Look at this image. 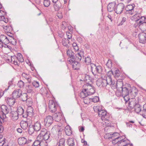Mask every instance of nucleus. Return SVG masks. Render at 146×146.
<instances>
[{
  "label": "nucleus",
  "instance_id": "1",
  "mask_svg": "<svg viewBox=\"0 0 146 146\" xmlns=\"http://www.w3.org/2000/svg\"><path fill=\"white\" fill-rule=\"evenodd\" d=\"M84 89L81 92L79 96L84 98L88 96L92 95L95 92V89L94 86L90 83H87L83 86Z\"/></svg>",
  "mask_w": 146,
  "mask_h": 146
},
{
  "label": "nucleus",
  "instance_id": "2",
  "mask_svg": "<svg viewBox=\"0 0 146 146\" xmlns=\"http://www.w3.org/2000/svg\"><path fill=\"white\" fill-rule=\"evenodd\" d=\"M84 52L83 51H80L76 54V58H72V59H70L68 61L72 65V68L75 70L78 69V63L81 59H82V57L84 58Z\"/></svg>",
  "mask_w": 146,
  "mask_h": 146
},
{
  "label": "nucleus",
  "instance_id": "3",
  "mask_svg": "<svg viewBox=\"0 0 146 146\" xmlns=\"http://www.w3.org/2000/svg\"><path fill=\"white\" fill-rule=\"evenodd\" d=\"M121 95L122 96L128 95L129 93L135 95H137V90L135 87L127 88L126 87H121Z\"/></svg>",
  "mask_w": 146,
  "mask_h": 146
},
{
  "label": "nucleus",
  "instance_id": "4",
  "mask_svg": "<svg viewBox=\"0 0 146 146\" xmlns=\"http://www.w3.org/2000/svg\"><path fill=\"white\" fill-rule=\"evenodd\" d=\"M42 137L44 141H47V142H50L51 140L52 136L51 135L50 132L48 131L45 128H43L41 131L40 132L38 135Z\"/></svg>",
  "mask_w": 146,
  "mask_h": 146
},
{
  "label": "nucleus",
  "instance_id": "5",
  "mask_svg": "<svg viewBox=\"0 0 146 146\" xmlns=\"http://www.w3.org/2000/svg\"><path fill=\"white\" fill-rule=\"evenodd\" d=\"M119 139V140L117 142L118 146H133L132 143H130V141L125 139L124 136H120V137H117L115 139Z\"/></svg>",
  "mask_w": 146,
  "mask_h": 146
},
{
  "label": "nucleus",
  "instance_id": "6",
  "mask_svg": "<svg viewBox=\"0 0 146 146\" xmlns=\"http://www.w3.org/2000/svg\"><path fill=\"white\" fill-rule=\"evenodd\" d=\"M128 106L131 108L134 109L135 111L139 113L142 111V106L138 103H136L135 100L129 101L128 103Z\"/></svg>",
  "mask_w": 146,
  "mask_h": 146
},
{
  "label": "nucleus",
  "instance_id": "7",
  "mask_svg": "<svg viewBox=\"0 0 146 146\" xmlns=\"http://www.w3.org/2000/svg\"><path fill=\"white\" fill-rule=\"evenodd\" d=\"M90 65L92 72L94 75H96L97 73H101L102 71V68L100 66H97L93 63H91Z\"/></svg>",
  "mask_w": 146,
  "mask_h": 146
},
{
  "label": "nucleus",
  "instance_id": "8",
  "mask_svg": "<svg viewBox=\"0 0 146 146\" xmlns=\"http://www.w3.org/2000/svg\"><path fill=\"white\" fill-rule=\"evenodd\" d=\"M113 75V72L111 71H109L107 73V76L105 79H104L106 81L108 85L110 86H112L115 82L112 80L111 76Z\"/></svg>",
  "mask_w": 146,
  "mask_h": 146
},
{
  "label": "nucleus",
  "instance_id": "9",
  "mask_svg": "<svg viewBox=\"0 0 146 146\" xmlns=\"http://www.w3.org/2000/svg\"><path fill=\"white\" fill-rule=\"evenodd\" d=\"M53 121V119L52 117L50 115H48L44 118L43 124L46 127H49L51 126Z\"/></svg>",
  "mask_w": 146,
  "mask_h": 146
},
{
  "label": "nucleus",
  "instance_id": "10",
  "mask_svg": "<svg viewBox=\"0 0 146 146\" xmlns=\"http://www.w3.org/2000/svg\"><path fill=\"white\" fill-rule=\"evenodd\" d=\"M2 120L3 121V119L0 115V134L3 132L4 129L3 126L2 125ZM5 138H3V135L0 134V146H3L4 145L5 142Z\"/></svg>",
  "mask_w": 146,
  "mask_h": 146
},
{
  "label": "nucleus",
  "instance_id": "11",
  "mask_svg": "<svg viewBox=\"0 0 146 146\" xmlns=\"http://www.w3.org/2000/svg\"><path fill=\"white\" fill-rule=\"evenodd\" d=\"M48 107L50 111L53 113L55 112L56 111L58 106L57 103L54 101L50 100L49 102Z\"/></svg>",
  "mask_w": 146,
  "mask_h": 146
},
{
  "label": "nucleus",
  "instance_id": "12",
  "mask_svg": "<svg viewBox=\"0 0 146 146\" xmlns=\"http://www.w3.org/2000/svg\"><path fill=\"white\" fill-rule=\"evenodd\" d=\"M124 8L125 5L122 3H119L117 5L116 4L115 12L117 14H120L124 10Z\"/></svg>",
  "mask_w": 146,
  "mask_h": 146
},
{
  "label": "nucleus",
  "instance_id": "13",
  "mask_svg": "<svg viewBox=\"0 0 146 146\" xmlns=\"http://www.w3.org/2000/svg\"><path fill=\"white\" fill-rule=\"evenodd\" d=\"M135 6V5L134 4L127 5L125 8V13L130 15H132L134 12V9Z\"/></svg>",
  "mask_w": 146,
  "mask_h": 146
},
{
  "label": "nucleus",
  "instance_id": "14",
  "mask_svg": "<svg viewBox=\"0 0 146 146\" xmlns=\"http://www.w3.org/2000/svg\"><path fill=\"white\" fill-rule=\"evenodd\" d=\"M98 116L101 117L102 120H108L109 119V115L108 114L107 111L102 110L101 111H100L98 114Z\"/></svg>",
  "mask_w": 146,
  "mask_h": 146
},
{
  "label": "nucleus",
  "instance_id": "15",
  "mask_svg": "<svg viewBox=\"0 0 146 146\" xmlns=\"http://www.w3.org/2000/svg\"><path fill=\"white\" fill-rule=\"evenodd\" d=\"M1 114H2V116L0 115L2 119L5 118L6 117V114H7L9 112V109L5 105H2L1 107Z\"/></svg>",
  "mask_w": 146,
  "mask_h": 146
},
{
  "label": "nucleus",
  "instance_id": "16",
  "mask_svg": "<svg viewBox=\"0 0 146 146\" xmlns=\"http://www.w3.org/2000/svg\"><path fill=\"white\" fill-rule=\"evenodd\" d=\"M23 96L25 97V99L23 100L22 99V101H26V104L28 107H31L33 105V102L32 101V99L31 98H28V96L26 93H24L23 94Z\"/></svg>",
  "mask_w": 146,
  "mask_h": 146
},
{
  "label": "nucleus",
  "instance_id": "17",
  "mask_svg": "<svg viewBox=\"0 0 146 146\" xmlns=\"http://www.w3.org/2000/svg\"><path fill=\"white\" fill-rule=\"evenodd\" d=\"M80 81H84L87 83L92 82L93 80V78L89 75L87 74H83L82 76V79Z\"/></svg>",
  "mask_w": 146,
  "mask_h": 146
},
{
  "label": "nucleus",
  "instance_id": "18",
  "mask_svg": "<svg viewBox=\"0 0 146 146\" xmlns=\"http://www.w3.org/2000/svg\"><path fill=\"white\" fill-rule=\"evenodd\" d=\"M34 109L32 107H28L26 114L23 115V117L26 118L28 116L31 117L33 115Z\"/></svg>",
  "mask_w": 146,
  "mask_h": 146
},
{
  "label": "nucleus",
  "instance_id": "19",
  "mask_svg": "<svg viewBox=\"0 0 146 146\" xmlns=\"http://www.w3.org/2000/svg\"><path fill=\"white\" fill-rule=\"evenodd\" d=\"M139 42L144 44L146 42V33H142L139 34Z\"/></svg>",
  "mask_w": 146,
  "mask_h": 146
},
{
  "label": "nucleus",
  "instance_id": "20",
  "mask_svg": "<svg viewBox=\"0 0 146 146\" xmlns=\"http://www.w3.org/2000/svg\"><path fill=\"white\" fill-rule=\"evenodd\" d=\"M55 121L57 122L59 121L63 117L62 114L60 112H58L54 113L52 116Z\"/></svg>",
  "mask_w": 146,
  "mask_h": 146
},
{
  "label": "nucleus",
  "instance_id": "21",
  "mask_svg": "<svg viewBox=\"0 0 146 146\" xmlns=\"http://www.w3.org/2000/svg\"><path fill=\"white\" fill-rule=\"evenodd\" d=\"M22 95V91L20 89L14 90L12 93V97L16 100L19 98Z\"/></svg>",
  "mask_w": 146,
  "mask_h": 146
},
{
  "label": "nucleus",
  "instance_id": "22",
  "mask_svg": "<svg viewBox=\"0 0 146 146\" xmlns=\"http://www.w3.org/2000/svg\"><path fill=\"white\" fill-rule=\"evenodd\" d=\"M116 4V3L114 2L109 3L107 6L108 11L110 12L115 11Z\"/></svg>",
  "mask_w": 146,
  "mask_h": 146
},
{
  "label": "nucleus",
  "instance_id": "23",
  "mask_svg": "<svg viewBox=\"0 0 146 146\" xmlns=\"http://www.w3.org/2000/svg\"><path fill=\"white\" fill-rule=\"evenodd\" d=\"M96 84L98 86L104 87L108 85L104 79L99 80L96 82Z\"/></svg>",
  "mask_w": 146,
  "mask_h": 146
},
{
  "label": "nucleus",
  "instance_id": "24",
  "mask_svg": "<svg viewBox=\"0 0 146 146\" xmlns=\"http://www.w3.org/2000/svg\"><path fill=\"white\" fill-rule=\"evenodd\" d=\"M15 99L13 97H8L5 99V101L9 106H12L14 105L15 102Z\"/></svg>",
  "mask_w": 146,
  "mask_h": 146
},
{
  "label": "nucleus",
  "instance_id": "25",
  "mask_svg": "<svg viewBox=\"0 0 146 146\" xmlns=\"http://www.w3.org/2000/svg\"><path fill=\"white\" fill-rule=\"evenodd\" d=\"M0 40L2 44L7 43L9 42V40L7 37L4 35H1L0 36Z\"/></svg>",
  "mask_w": 146,
  "mask_h": 146
},
{
  "label": "nucleus",
  "instance_id": "26",
  "mask_svg": "<svg viewBox=\"0 0 146 146\" xmlns=\"http://www.w3.org/2000/svg\"><path fill=\"white\" fill-rule=\"evenodd\" d=\"M62 43L64 46L67 48H69L70 45L69 41L67 38H63L62 40Z\"/></svg>",
  "mask_w": 146,
  "mask_h": 146
},
{
  "label": "nucleus",
  "instance_id": "27",
  "mask_svg": "<svg viewBox=\"0 0 146 146\" xmlns=\"http://www.w3.org/2000/svg\"><path fill=\"white\" fill-rule=\"evenodd\" d=\"M19 115H22L23 117V115L26 114L24 113V109L21 107H19L18 108L17 111Z\"/></svg>",
  "mask_w": 146,
  "mask_h": 146
},
{
  "label": "nucleus",
  "instance_id": "28",
  "mask_svg": "<svg viewBox=\"0 0 146 146\" xmlns=\"http://www.w3.org/2000/svg\"><path fill=\"white\" fill-rule=\"evenodd\" d=\"M66 53L67 55L70 58H68V60L72 59V58H76V56H74V53L71 50L68 49L67 50Z\"/></svg>",
  "mask_w": 146,
  "mask_h": 146
},
{
  "label": "nucleus",
  "instance_id": "29",
  "mask_svg": "<svg viewBox=\"0 0 146 146\" xmlns=\"http://www.w3.org/2000/svg\"><path fill=\"white\" fill-rule=\"evenodd\" d=\"M21 127L23 129H27L28 126V122L27 121H22L20 123Z\"/></svg>",
  "mask_w": 146,
  "mask_h": 146
},
{
  "label": "nucleus",
  "instance_id": "30",
  "mask_svg": "<svg viewBox=\"0 0 146 146\" xmlns=\"http://www.w3.org/2000/svg\"><path fill=\"white\" fill-rule=\"evenodd\" d=\"M22 76L23 78L27 80L28 82L30 83L31 82L32 78L29 74L23 73L22 74Z\"/></svg>",
  "mask_w": 146,
  "mask_h": 146
},
{
  "label": "nucleus",
  "instance_id": "31",
  "mask_svg": "<svg viewBox=\"0 0 146 146\" xmlns=\"http://www.w3.org/2000/svg\"><path fill=\"white\" fill-rule=\"evenodd\" d=\"M58 146H65V139L64 138H60L57 143Z\"/></svg>",
  "mask_w": 146,
  "mask_h": 146
},
{
  "label": "nucleus",
  "instance_id": "32",
  "mask_svg": "<svg viewBox=\"0 0 146 146\" xmlns=\"http://www.w3.org/2000/svg\"><path fill=\"white\" fill-rule=\"evenodd\" d=\"M33 127L36 131H39L41 128V124L39 122L37 121L35 123Z\"/></svg>",
  "mask_w": 146,
  "mask_h": 146
},
{
  "label": "nucleus",
  "instance_id": "33",
  "mask_svg": "<svg viewBox=\"0 0 146 146\" xmlns=\"http://www.w3.org/2000/svg\"><path fill=\"white\" fill-rule=\"evenodd\" d=\"M67 143L68 146H75L74 140L73 138H71L68 139Z\"/></svg>",
  "mask_w": 146,
  "mask_h": 146
},
{
  "label": "nucleus",
  "instance_id": "34",
  "mask_svg": "<svg viewBox=\"0 0 146 146\" xmlns=\"http://www.w3.org/2000/svg\"><path fill=\"white\" fill-rule=\"evenodd\" d=\"M146 18L144 16L141 17H141L139 19L138 21L137 22H136L135 24V25H136L135 27L137 25H139L140 24L144 23L146 22Z\"/></svg>",
  "mask_w": 146,
  "mask_h": 146
},
{
  "label": "nucleus",
  "instance_id": "35",
  "mask_svg": "<svg viewBox=\"0 0 146 146\" xmlns=\"http://www.w3.org/2000/svg\"><path fill=\"white\" fill-rule=\"evenodd\" d=\"M18 143L20 145H25L28 143L27 139L25 137H23L19 139Z\"/></svg>",
  "mask_w": 146,
  "mask_h": 146
},
{
  "label": "nucleus",
  "instance_id": "36",
  "mask_svg": "<svg viewBox=\"0 0 146 146\" xmlns=\"http://www.w3.org/2000/svg\"><path fill=\"white\" fill-rule=\"evenodd\" d=\"M141 16V15L140 14H136L131 17V19L137 22Z\"/></svg>",
  "mask_w": 146,
  "mask_h": 146
},
{
  "label": "nucleus",
  "instance_id": "37",
  "mask_svg": "<svg viewBox=\"0 0 146 146\" xmlns=\"http://www.w3.org/2000/svg\"><path fill=\"white\" fill-rule=\"evenodd\" d=\"M18 115H19L17 112L16 111H13L11 115V119L13 120H17L19 118Z\"/></svg>",
  "mask_w": 146,
  "mask_h": 146
},
{
  "label": "nucleus",
  "instance_id": "38",
  "mask_svg": "<svg viewBox=\"0 0 146 146\" xmlns=\"http://www.w3.org/2000/svg\"><path fill=\"white\" fill-rule=\"evenodd\" d=\"M142 31H146V21L137 26Z\"/></svg>",
  "mask_w": 146,
  "mask_h": 146
},
{
  "label": "nucleus",
  "instance_id": "39",
  "mask_svg": "<svg viewBox=\"0 0 146 146\" xmlns=\"http://www.w3.org/2000/svg\"><path fill=\"white\" fill-rule=\"evenodd\" d=\"M40 139V137L38 136L37 138V140L35 141L32 145V146H39L41 142V140H39Z\"/></svg>",
  "mask_w": 146,
  "mask_h": 146
},
{
  "label": "nucleus",
  "instance_id": "40",
  "mask_svg": "<svg viewBox=\"0 0 146 146\" xmlns=\"http://www.w3.org/2000/svg\"><path fill=\"white\" fill-rule=\"evenodd\" d=\"M69 126H66L65 128V132L67 135H70L72 134V131Z\"/></svg>",
  "mask_w": 146,
  "mask_h": 146
},
{
  "label": "nucleus",
  "instance_id": "41",
  "mask_svg": "<svg viewBox=\"0 0 146 146\" xmlns=\"http://www.w3.org/2000/svg\"><path fill=\"white\" fill-rule=\"evenodd\" d=\"M1 26L5 30V31L7 33H8L9 31L12 30L11 27V26H10L9 25L7 26L2 25Z\"/></svg>",
  "mask_w": 146,
  "mask_h": 146
},
{
  "label": "nucleus",
  "instance_id": "42",
  "mask_svg": "<svg viewBox=\"0 0 146 146\" xmlns=\"http://www.w3.org/2000/svg\"><path fill=\"white\" fill-rule=\"evenodd\" d=\"M93 109L94 111L98 113V114L100 111H101L103 110L102 107L101 106H94Z\"/></svg>",
  "mask_w": 146,
  "mask_h": 146
},
{
  "label": "nucleus",
  "instance_id": "43",
  "mask_svg": "<svg viewBox=\"0 0 146 146\" xmlns=\"http://www.w3.org/2000/svg\"><path fill=\"white\" fill-rule=\"evenodd\" d=\"M143 117L146 119V103L143 106V109L142 110L141 114Z\"/></svg>",
  "mask_w": 146,
  "mask_h": 146
},
{
  "label": "nucleus",
  "instance_id": "44",
  "mask_svg": "<svg viewBox=\"0 0 146 146\" xmlns=\"http://www.w3.org/2000/svg\"><path fill=\"white\" fill-rule=\"evenodd\" d=\"M35 129L33 127V125H29L28 129V132L29 134L30 135L32 134L34 132Z\"/></svg>",
  "mask_w": 146,
  "mask_h": 146
},
{
  "label": "nucleus",
  "instance_id": "45",
  "mask_svg": "<svg viewBox=\"0 0 146 146\" xmlns=\"http://www.w3.org/2000/svg\"><path fill=\"white\" fill-rule=\"evenodd\" d=\"M4 16H2L0 17V26L1 25V24H3V23H7L8 21V19L7 18H5Z\"/></svg>",
  "mask_w": 146,
  "mask_h": 146
},
{
  "label": "nucleus",
  "instance_id": "46",
  "mask_svg": "<svg viewBox=\"0 0 146 146\" xmlns=\"http://www.w3.org/2000/svg\"><path fill=\"white\" fill-rule=\"evenodd\" d=\"M26 89L28 93H31L33 92V87L30 85H27L26 86Z\"/></svg>",
  "mask_w": 146,
  "mask_h": 146
},
{
  "label": "nucleus",
  "instance_id": "47",
  "mask_svg": "<svg viewBox=\"0 0 146 146\" xmlns=\"http://www.w3.org/2000/svg\"><path fill=\"white\" fill-rule=\"evenodd\" d=\"M82 58L83 57H82ZM84 59L82 58V60L84 61L87 64H89L91 63V59L89 56H87L86 57L85 56V58L84 57Z\"/></svg>",
  "mask_w": 146,
  "mask_h": 146
},
{
  "label": "nucleus",
  "instance_id": "48",
  "mask_svg": "<svg viewBox=\"0 0 146 146\" xmlns=\"http://www.w3.org/2000/svg\"><path fill=\"white\" fill-rule=\"evenodd\" d=\"M16 57L18 60L19 62H22L24 60L23 58L22 55L21 53H18L16 56Z\"/></svg>",
  "mask_w": 146,
  "mask_h": 146
},
{
  "label": "nucleus",
  "instance_id": "49",
  "mask_svg": "<svg viewBox=\"0 0 146 146\" xmlns=\"http://www.w3.org/2000/svg\"><path fill=\"white\" fill-rule=\"evenodd\" d=\"M90 101H92L94 103H97L99 101V98L98 96H95L93 98H90Z\"/></svg>",
  "mask_w": 146,
  "mask_h": 146
},
{
  "label": "nucleus",
  "instance_id": "50",
  "mask_svg": "<svg viewBox=\"0 0 146 146\" xmlns=\"http://www.w3.org/2000/svg\"><path fill=\"white\" fill-rule=\"evenodd\" d=\"M60 3H54V7L55 10L58 11L60 8Z\"/></svg>",
  "mask_w": 146,
  "mask_h": 146
},
{
  "label": "nucleus",
  "instance_id": "51",
  "mask_svg": "<svg viewBox=\"0 0 146 146\" xmlns=\"http://www.w3.org/2000/svg\"><path fill=\"white\" fill-rule=\"evenodd\" d=\"M24 83L21 80H20L17 83L18 86L20 88H23L24 86Z\"/></svg>",
  "mask_w": 146,
  "mask_h": 146
},
{
  "label": "nucleus",
  "instance_id": "52",
  "mask_svg": "<svg viewBox=\"0 0 146 146\" xmlns=\"http://www.w3.org/2000/svg\"><path fill=\"white\" fill-rule=\"evenodd\" d=\"M6 43H4V44H2V46L1 47V48H3V47L7 48V50H10L11 49V47L8 45H7L5 44Z\"/></svg>",
  "mask_w": 146,
  "mask_h": 146
},
{
  "label": "nucleus",
  "instance_id": "53",
  "mask_svg": "<svg viewBox=\"0 0 146 146\" xmlns=\"http://www.w3.org/2000/svg\"><path fill=\"white\" fill-rule=\"evenodd\" d=\"M44 5L45 7H48L50 5V0H44Z\"/></svg>",
  "mask_w": 146,
  "mask_h": 146
},
{
  "label": "nucleus",
  "instance_id": "54",
  "mask_svg": "<svg viewBox=\"0 0 146 146\" xmlns=\"http://www.w3.org/2000/svg\"><path fill=\"white\" fill-rule=\"evenodd\" d=\"M83 98H84V102L85 104H90V98H86V97Z\"/></svg>",
  "mask_w": 146,
  "mask_h": 146
},
{
  "label": "nucleus",
  "instance_id": "55",
  "mask_svg": "<svg viewBox=\"0 0 146 146\" xmlns=\"http://www.w3.org/2000/svg\"><path fill=\"white\" fill-rule=\"evenodd\" d=\"M120 137V136H119V135H118L117 136H116L112 138L111 139H112V143L113 144H115L116 143H117V142L118 140H119V139H116V138H117V137Z\"/></svg>",
  "mask_w": 146,
  "mask_h": 146
},
{
  "label": "nucleus",
  "instance_id": "56",
  "mask_svg": "<svg viewBox=\"0 0 146 146\" xmlns=\"http://www.w3.org/2000/svg\"><path fill=\"white\" fill-rule=\"evenodd\" d=\"M39 146H48L47 142L46 141H43L41 140L40 145Z\"/></svg>",
  "mask_w": 146,
  "mask_h": 146
},
{
  "label": "nucleus",
  "instance_id": "57",
  "mask_svg": "<svg viewBox=\"0 0 146 146\" xmlns=\"http://www.w3.org/2000/svg\"><path fill=\"white\" fill-rule=\"evenodd\" d=\"M106 65L108 68H111L112 66V62L111 60H108Z\"/></svg>",
  "mask_w": 146,
  "mask_h": 146
},
{
  "label": "nucleus",
  "instance_id": "58",
  "mask_svg": "<svg viewBox=\"0 0 146 146\" xmlns=\"http://www.w3.org/2000/svg\"><path fill=\"white\" fill-rule=\"evenodd\" d=\"M111 135L110 133H107L104 136V138L105 139H109L111 138Z\"/></svg>",
  "mask_w": 146,
  "mask_h": 146
},
{
  "label": "nucleus",
  "instance_id": "59",
  "mask_svg": "<svg viewBox=\"0 0 146 146\" xmlns=\"http://www.w3.org/2000/svg\"><path fill=\"white\" fill-rule=\"evenodd\" d=\"M32 84L33 86L36 88H38L39 86V84L38 82L34 81L33 83Z\"/></svg>",
  "mask_w": 146,
  "mask_h": 146
},
{
  "label": "nucleus",
  "instance_id": "60",
  "mask_svg": "<svg viewBox=\"0 0 146 146\" xmlns=\"http://www.w3.org/2000/svg\"><path fill=\"white\" fill-rule=\"evenodd\" d=\"M66 34L67 36V37L68 38V39H70L71 38L72 36L71 33H70L69 32H67L66 33Z\"/></svg>",
  "mask_w": 146,
  "mask_h": 146
},
{
  "label": "nucleus",
  "instance_id": "61",
  "mask_svg": "<svg viewBox=\"0 0 146 146\" xmlns=\"http://www.w3.org/2000/svg\"><path fill=\"white\" fill-rule=\"evenodd\" d=\"M16 56L14 55L13 56H11L9 58H11V62L13 63V62L15 61V59L16 58Z\"/></svg>",
  "mask_w": 146,
  "mask_h": 146
},
{
  "label": "nucleus",
  "instance_id": "62",
  "mask_svg": "<svg viewBox=\"0 0 146 146\" xmlns=\"http://www.w3.org/2000/svg\"><path fill=\"white\" fill-rule=\"evenodd\" d=\"M122 96L123 97L124 100L125 102H127L129 100V95L125 96Z\"/></svg>",
  "mask_w": 146,
  "mask_h": 146
},
{
  "label": "nucleus",
  "instance_id": "63",
  "mask_svg": "<svg viewBox=\"0 0 146 146\" xmlns=\"http://www.w3.org/2000/svg\"><path fill=\"white\" fill-rule=\"evenodd\" d=\"M11 40V43L13 45H15L17 43V40L16 39H15L13 37H12Z\"/></svg>",
  "mask_w": 146,
  "mask_h": 146
},
{
  "label": "nucleus",
  "instance_id": "64",
  "mask_svg": "<svg viewBox=\"0 0 146 146\" xmlns=\"http://www.w3.org/2000/svg\"><path fill=\"white\" fill-rule=\"evenodd\" d=\"M57 16L59 19H61L62 17V13L60 12H58L57 14Z\"/></svg>",
  "mask_w": 146,
  "mask_h": 146
}]
</instances>
